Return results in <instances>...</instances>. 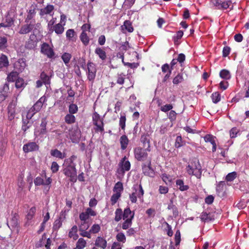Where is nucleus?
Returning a JSON list of instances; mask_svg holds the SVG:
<instances>
[{
    "instance_id": "nucleus-22",
    "label": "nucleus",
    "mask_w": 249,
    "mask_h": 249,
    "mask_svg": "<svg viewBox=\"0 0 249 249\" xmlns=\"http://www.w3.org/2000/svg\"><path fill=\"white\" fill-rule=\"evenodd\" d=\"M120 141L121 149L122 150L125 149L127 146L129 142L127 137L126 135H124L121 137Z\"/></svg>"
},
{
    "instance_id": "nucleus-46",
    "label": "nucleus",
    "mask_w": 249,
    "mask_h": 249,
    "mask_svg": "<svg viewBox=\"0 0 249 249\" xmlns=\"http://www.w3.org/2000/svg\"><path fill=\"white\" fill-rule=\"evenodd\" d=\"M25 83L22 78H18L16 81L15 86L17 89L24 87Z\"/></svg>"
},
{
    "instance_id": "nucleus-19",
    "label": "nucleus",
    "mask_w": 249,
    "mask_h": 249,
    "mask_svg": "<svg viewBox=\"0 0 249 249\" xmlns=\"http://www.w3.org/2000/svg\"><path fill=\"white\" fill-rule=\"evenodd\" d=\"M78 228L76 225L73 226L71 229L69 233V236L72 238L73 240H76L78 238L77 234Z\"/></svg>"
},
{
    "instance_id": "nucleus-34",
    "label": "nucleus",
    "mask_w": 249,
    "mask_h": 249,
    "mask_svg": "<svg viewBox=\"0 0 249 249\" xmlns=\"http://www.w3.org/2000/svg\"><path fill=\"white\" fill-rule=\"evenodd\" d=\"M65 121L67 124H73L75 121V116L72 114H68L65 117Z\"/></svg>"
},
{
    "instance_id": "nucleus-51",
    "label": "nucleus",
    "mask_w": 249,
    "mask_h": 249,
    "mask_svg": "<svg viewBox=\"0 0 249 249\" xmlns=\"http://www.w3.org/2000/svg\"><path fill=\"white\" fill-rule=\"evenodd\" d=\"M123 190V184L121 182H118L116 183L114 187L113 191L116 193L119 192L121 193V192Z\"/></svg>"
},
{
    "instance_id": "nucleus-49",
    "label": "nucleus",
    "mask_w": 249,
    "mask_h": 249,
    "mask_svg": "<svg viewBox=\"0 0 249 249\" xmlns=\"http://www.w3.org/2000/svg\"><path fill=\"white\" fill-rule=\"evenodd\" d=\"M29 120V119L27 118V120L23 121L22 130L24 132L26 131L31 126V123H30Z\"/></svg>"
},
{
    "instance_id": "nucleus-24",
    "label": "nucleus",
    "mask_w": 249,
    "mask_h": 249,
    "mask_svg": "<svg viewBox=\"0 0 249 249\" xmlns=\"http://www.w3.org/2000/svg\"><path fill=\"white\" fill-rule=\"evenodd\" d=\"M225 186V183L223 181H221L219 183V184L217 185L216 190V193L220 197H222L224 196V187Z\"/></svg>"
},
{
    "instance_id": "nucleus-10",
    "label": "nucleus",
    "mask_w": 249,
    "mask_h": 249,
    "mask_svg": "<svg viewBox=\"0 0 249 249\" xmlns=\"http://www.w3.org/2000/svg\"><path fill=\"white\" fill-rule=\"evenodd\" d=\"M132 193L138 196L140 200H142L144 191L141 184H134L132 188Z\"/></svg>"
},
{
    "instance_id": "nucleus-52",
    "label": "nucleus",
    "mask_w": 249,
    "mask_h": 249,
    "mask_svg": "<svg viewBox=\"0 0 249 249\" xmlns=\"http://www.w3.org/2000/svg\"><path fill=\"white\" fill-rule=\"evenodd\" d=\"M125 75L123 73L118 74L117 75V83L120 85H123L124 83Z\"/></svg>"
},
{
    "instance_id": "nucleus-48",
    "label": "nucleus",
    "mask_w": 249,
    "mask_h": 249,
    "mask_svg": "<svg viewBox=\"0 0 249 249\" xmlns=\"http://www.w3.org/2000/svg\"><path fill=\"white\" fill-rule=\"evenodd\" d=\"M212 99L213 103L216 104L220 100V94L218 92H214L212 94L211 96Z\"/></svg>"
},
{
    "instance_id": "nucleus-39",
    "label": "nucleus",
    "mask_w": 249,
    "mask_h": 249,
    "mask_svg": "<svg viewBox=\"0 0 249 249\" xmlns=\"http://www.w3.org/2000/svg\"><path fill=\"white\" fill-rule=\"evenodd\" d=\"M101 230V227L99 224H93L90 229V232L92 234L98 233Z\"/></svg>"
},
{
    "instance_id": "nucleus-15",
    "label": "nucleus",
    "mask_w": 249,
    "mask_h": 249,
    "mask_svg": "<svg viewBox=\"0 0 249 249\" xmlns=\"http://www.w3.org/2000/svg\"><path fill=\"white\" fill-rule=\"evenodd\" d=\"M123 219H130L132 220L134 216V212L131 211L129 207L125 208L124 213H123Z\"/></svg>"
},
{
    "instance_id": "nucleus-7",
    "label": "nucleus",
    "mask_w": 249,
    "mask_h": 249,
    "mask_svg": "<svg viewBox=\"0 0 249 249\" xmlns=\"http://www.w3.org/2000/svg\"><path fill=\"white\" fill-rule=\"evenodd\" d=\"M93 124L96 126V130L102 132L104 131L103 122L100 115L95 112L92 116Z\"/></svg>"
},
{
    "instance_id": "nucleus-31",
    "label": "nucleus",
    "mask_w": 249,
    "mask_h": 249,
    "mask_svg": "<svg viewBox=\"0 0 249 249\" xmlns=\"http://www.w3.org/2000/svg\"><path fill=\"white\" fill-rule=\"evenodd\" d=\"M122 30L125 29L129 33H131L133 31V28L132 26V24L131 22L128 20H125L124 22V25L122 26Z\"/></svg>"
},
{
    "instance_id": "nucleus-5",
    "label": "nucleus",
    "mask_w": 249,
    "mask_h": 249,
    "mask_svg": "<svg viewBox=\"0 0 249 249\" xmlns=\"http://www.w3.org/2000/svg\"><path fill=\"white\" fill-rule=\"evenodd\" d=\"M146 149H143L140 147H137L134 148L135 158L139 161H143L147 157L148 154L146 153Z\"/></svg>"
},
{
    "instance_id": "nucleus-1",
    "label": "nucleus",
    "mask_w": 249,
    "mask_h": 249,
    "mask_svg": "<svg viewBox=\"0 0 249 249\" xmlns=\"http://www.w3.org/2000/svg\"><path fill=\"white\" fill-rule=\"evenodd\" d=\"M47 101L45 96L41 97L36 103L28 111L26 117L28 119H31L33 116L41 109L45 102Z\"/></svg>"
},
{
    "instance_id": "nucleus-45",
    "label": "nucleus",
    "mask_w": 249,
    "mask_h": 249,
    "mask_svg": "<svg viewBox=\"0 0 249 249\" xmlns=\"http://www.w3.org/2000/svg\"><path fill=\"white\" fill-rule=\"evenodd\" d=\"M200 218L203 221H209L212 220L211 218L210 214L207 213L206 212H203L201 214Z\"/></svg>"
},
{
    "instance_id": "nucleus-28",
    "label": "nucleus",
    "mask_w": 249,
    "mask_h": 249,
    "mask_svg": "<svg viewBox=\"0 0 249 249\" xmlns=\"http://www.w3.org/2000/svg\"><path fill=\"white\" fill-rule=\"evenodd\" d=\"M220 76L225 80H229L231 78V74L229 71L223 69L219 73Z\"/></svg>"
},
{
    "instance_id": "nucleus-20",
    "label": "nucleus",
    "mask_w": 249,
    "mask_h": 249,
    "mask_svg": "<svg viewBox=\"0 0 249 249\" xmlns=\"http://www.w3.org/2000/svg\"><path fill=\"white\" fill-rule=\"evenodd\" d=\"M9 65V61L7 57L2 54L0 57V70L4 67H7Z\"/></svg>"
},
{
    "instance_id": "nucleus-47",
    "label": "nucleus",
    "mask_w": 249,
    "mask_h": 249,
    "mask_svg": "<svg viewBox=\"0 0 249 249\" xmlns=\"http://www.w3.org/2000/svg\"><path fill=\"white\" fill-rule=\"evenodd\" d=\"M9 90V87L8 83H5L0 88V93L8 95Z\"/></svg>"
},
{
    "instance_id": "nucleus-26",
    "label": "nucleus",
    "mask_w": 249,
    "mask_h": 249,
    "mask_svg": "<svg viewBox=\"0 0 249 249\" xmlns=\"http://www.w3.org/2000/svg\"><path fill=\"white\" fill-rule=\"evenodd\" d=\"M47 124V121L45 118H42L41 120V123L40 125V131L39 132L40 134H45L47 133L46 125Z\"/></svg>"
},
{
    "instance_id": "nucleus-57",
    "label": "nucleus",
    "mask_w": 249,
    "mask_h": 249,
    "mask_svg": "<svg viewBox=\"0 0 249 249\" xmlns=\"http://www.w3.org/2000/svg\"><path fill=\"white\" fill-rule=\"evenodd\" d=\"M239 133V130L236 127H233L230 131V135L231 138H235Z\"/></svg>"
},
{
    "instance_id": "nucleus-59",
    "label": "nucleus",
    "mask_w": 249,
    "mask_h": 249,
    "mask_svg": "<svg viewBox=\"0 0 249 249\" xmlns=\"http://www.w3.org/2000/svg\"><path fill=\"white\" fill-rule=\"evenodd\" d=\"M16 104L15 103H11L8 107V112L11 115L14 114L15 113V107H16Z\"/></svg>"
},
{
    "instance_id": "nucleus-11",
    "label": "nucleus",
    "mask_w": 249,
    "mask_h": 249,
    "mask_svg": "<svg viewBox=\"0 0 249 249\" xmlns=\"http://www.w3.org/2000/svg\"><path fill=\"white\" fill-rule=\"evenodd\" d=\"M39 146L35 142H30L25 144L23 146V150L25 153L37 151Z\"/></svg>"
},
{
    "instance_id": "nucleus-16",
    "label": "nucleus",
    "mask_w": 249,
    "mask_h": 249,
    "mask_svg": "<svg viewBox=\"0 0 249 249\" xmlns=\"http://www.w3.org/2000/svg\"><path fill=\"white\" fill-rule=\"evenodd\" d=\"M36 212V208L35 207H32L28 212L26 215V219L27 221L25 223L26 226H28L30 224L31 222L30 221L33 218Z\"/></svg>"
},
{
    "instance_id": "nucleus-53",
    "label": "nucleus",
    "mask_w": 249,
    "mask_h": 249,
    "mask_svg": "<svg viewBox=\"0 0 249 249\" xmlns=\"http://www.w3.org/2000/svg\"><path fill=\"white\" fill-rule=\"evenodd\" d=\"M62 224V223L60 218L55 220L53 223V230H54V231L58 230L61 227Z\"/></svg>"
},
{
    "instance_id": "nucleus-63",
    "label": "nucleus",
    "mask_w": 249,
    "mask_h": 249,
    "mask_svg": "<svg viewBox=\"0 0 249 249\" xmlns=\"http://www.w3.org/2000/svg\"><path fill=\"white\" fill-rule=\"evenodd\" d=\"M74 34L73 29H69L66 32V36L69 40H71L74 36Z\"/></svg>"
},
{
    "instance_id": "nucleus-30",
    "label": "nucleus",
    "mask_w": 249,
    "mask_h": 249,
    "mask_svg": "<svg viewBox=\"0 0 249 249\" xmlns=\"http://www.w3.org/2000/svg\"><path fill=\"white\" fill-rule=\"evenodd\" d=\"M176 184L181 191H186L189 189V186L184 185L183 181L181 179H177L176 180Z\"/></svg>"
},
{
    "instance_id": "nucleus-29",
    "label": "nucleus",
    "mask_w": 249,
    "mask_h": 249,
    "mask_svg": "<svg viewBox=\"0 0 249 249\" xmlns=\"http://www.w3.org/2000/svg\"><path fill=\"white\" fill-rule=\"evenodd\" d=\"M40 78L45 85L50 84V78L44 71H42L40 73Z\"/></svg>"
},
{
    "instance_id": "nucleus-44",
    "label": "nucleus",
    "mask_w": 249,
    "mask_h": 249,
    "mask_svg": "<svg viewBox=\"0 0 249 249\" xmlns=\"http://www.w3.org/2000/svg\"><path fill=\"white\" fill-rule=\"evenodd\" d=\"M7 39L5 37H0V49H4L7 47Z\"/></svg>"
},
{
    "instance_id": "nucleus-32",
    "label": "nucleus",
    "mask_w": 249,
    "mask_h": 249,
    "mask_svg": "<svg viewBox=\"0 0 249 249\" xmlns=\"http://www.w3.org/2000/svg\"><path fill=\"white\" fill-rule=\"evenodd\" d=\"M80 38L84 45L87 46L89 43V38L85 32H82L80 35Z\"/></svg>"
},
{
    "instance_id": "nucleus-60",
    "label": "nucleus",
    "mask_w": 249,
    "mask_h": 249,
    "mask_svg": "<svg viewBox=\"0 0 249 249\" xmlns=\"http://www.w3.org/2000/svg\"><path fill=\"white\" fill-rule=\"evenodd\" d=\"M236 176V173L235 172H233L230 173H229L226 177V179L227 181H232L235 178Z\"/></svg>"
},
{
    "instance_id": "nucleus-6",
    "label": "nucleus",
    "mask_w": 249,
    "mask_h": 249,
    "mask_svg": "<svg viewBox=\"0 0 249 249\" xmlns=\"http://www.w3.org/2000/svg\"><path fill=\"white\" fill-rule=\"evenodd\" d=\"M126 157H124L119 164V168L117 170L119 174H124L125 171L130 170V163L128 160H126Z\"/></svg>"
},
{
    "instance_id": "nucleus-40",
    "label": "nucleus",
    "mask_w": 249,
    "mask_h": 249,
    "mask_svg": "<svg viewBox=\"0 0 249 249\" xmlns=\"http://www.w3.org/2000/svg\"><path fill=\"white\" fill-rule=\"evenodd\" d=\"M71 57V54L67 53H65L61 56L62 59L66 65H67L69 63Z\"/></svg>"
},
{
    "instance_id": "nucleus-56",
    "label": "nucleus",
    "mask_w": 249,
    "mask_h": 249,
    "mask_svg": "<svg viewBox=\"0 0 249 249\" xmlns=\"http://www.w3.org/2000/svg\"><path fill=\"white\" fill-rule=\"evenodd\" d=\"M231 0H227L222 1L221 2V6L220 9H226L228 8H229L230 5H231Z\"/></svg>"
},
{
    "instance_id": "nucleus-9",
    "label": "nucleus",
    "mask_w": 249,
    "mask_h": 249,
    "mask_svg": "<svg viewBox=\"0 0 249 249\" xmlns=\"http://www.w3.org/2000/svg\"><path fill=\"white\" fill-rule=\"evenodd\" d=\"M35 27V24L31 22L30 23H27L21 26L19 28L18 33L20 35L27 34L31 32Z\"/></svg>"
},
{
    "instance_id": "nucleus-13",
    "label": "nucleus",
    "mask_w": 249,
    "mask_h": 249,
    "mask_svg": "<svg viewBox=\"0 0 249 249\" xmlns=\"http://www.w3.org/2000/svg\"><path fill=\"white\" fill-rule=\"evenodd\" d=\"M95 245L102 249H105L107 247V242L103 237L98 236L95 240Z\"/></svg>"
},
{
    "instance_id": "nucleus-54",
    "label": "nucleus",
    "mask_w": 249,
    "mask_h": 249,
    "mask_svg": "<svg viewBox=\"0 0 249 249\" xmlns=\"http://www.w3.org/2000/svg\"><path fill=\"white\" fill-rule=\"evenodd\" d=\"M78 111V107L76 105L71 104L69 106V111L71 114L76 113Z\"/></svg>"
},
{
    "instance_id": "nucleus-50",
    "label": "nucleus",
    "mask_w": 249,
    "mask_h": 249,
    "mask_svg": "<svg viewBox=\"0 0 249 249\" xmlns=\"http://www.w3.org/2000/svg\"><path fill=\"white\" fill-rule=\"evenodd\" d=\"M116 239L118 241L122 243H124L126 241L125 236L122 232H120L117 234Z\"/></svg>"
},
{
    "instance_id": "nucleus-18",
    "label": "nucleus",
    "mask_w": 249,
    "mask_h": 249,
    "mask_svg": "<svg viewBox=\"0 0 249 249\" xmlns=\"http://www.w3.org/2000/svg\"><path fill=\"white\" fill-rule=\"evenodd\" d=\"M50 153L51 156L60 159H63L66 157L65 153H62L57 149L51 150Z\"/></svg>"
},
{
    "instance_id": "nucleus-27",
    "label": "nucleus",
    "mask_w": 249,
    "mask_h": 249,
    "mask_svg": "<svg viewBox=\"0 0 249 249\" xmlns=\"http://www.w3.org/2000/svg\"><path fill=\"white\" fill-rule=\"evenodd\" d=\"M36 12L35 7H31V8L30 9V10L28 12L27 18L25 19V22H26V23L29 22V21L31 19H32L33 18V17L35 16V15H36Z\"/></svg>"
},
{
    "instance_id": "nucleus-41",
    "label": "nucleus",
    "mask_w": 249,
    "mask_h": 249,
    "mask_svg": "<svg viewBox=\"0 0 249 249\" xmlns=\"http://www.w3.org/2000/svg\"><path fill=\"white\" fill-rule=\"evenodd\" d=\"M132 220L130 219H125L123 223L122 228L124 230L128 229L132 225Z\"/></svg>"
},
{
    "instance_id": "nucleus-43",
    "label": "nucleus",
    "mask_w": 249,
    "mask_h": 249,
    "mask_svg": "<svg viewBox=\"0 0 249 249\" xmlns=\"http://www.w3.org/2000/svg\"><path fill=\"white\" fill-rule=\"evenodd\" d=\"M183 80V75L182 73L178 74L173 80L174 84H178L181 83Z\"/></svg>"
},
{
    "instance_id": "nucleus-21",
    "label": "nucleus",
    "mask_w": 249,
    "mask_h": 249,
    "mask_svg": "<svg viewBox=\"0 0 249 249\" xmlns=\"http://www.w3.org/2000/svg\"><path fill=\"white\" fill-rule=\"evenodd\" d=\"M95 53L98 55L100 59L105 60L107 58L106 52L102 48L97 47L95 50Z\"/></svg>"
},
{
    "instance_id": "nucleus-64",
    "label": "nucleus",
    "mask_w": 249,
    "mask_h": 249,
    "mask_svg": "<svg viewBox=\"0 0 249 249\" xmlns=\"http://www.w3.org/2000/svg\"><path fill=\"white\" fill-rule=\"evenodd\" d=\"M173 108V106L171 104H166L163 106L161 107L160 110L164 112L170 110Z\"/></svg>"
},
{
    "instance_id": "nucleus-33",
    "label": "nucleus",
    "mask_w": 249,
    "mask_h": 249,
    "mask_svg": "<svg viewBox=\"0 0 249 249\" xmlns=\"http://www.w3.org/2000/svg\"><path fill=\"white\" fill-rule=\"evenodd\" d=\"M122 218H123L122 210L120 208L117 209L115 212V221L116 222H119Z\"/></svg>"
},
{
    "instance_id": "nucleus-2",
    "label": "nucleus",
    "mask_w": 249,
    "mask_h": 249,
    "mask_svg": "<svg viewBox=\"0 0 249 249\" xmlns=\"http://www.w3.org/2000/svg\"><path fill=\"white\" fill-rule=\"evenodd\" d=\"M187 173L190 176H195L200 178L201 175V166L198 160H195L186 168Z\"/></svg>"
},
{
    "instance_id": "nucleus-37",
    "label": "nucleus",
    "mask_w": 249,
    "mask_h": 249,
    "mask_svg": "<svg viewBox=\"0 0 249 249\" xmlns=\"http://www.w3.org/2000/svg\"><path fill=\"white\" fill-rule=\"evenodd\" d=\"M121 193L119 192H117L112 195L110 199L112 205H114L117 202L119 198L121 197Z\"/></svg>"
},
{
    "instance_id": "nucleus-23",
    "label": "nucleus",
    "mask_w": 249,
    "mask_h": 249,
    "mask_svg": "<svg viewBox=\"0 0 249 249\" xmlns=\"http://www.w3.org/2000/svg\"><path fill=\"white\" fill-rule=\"evenodd\" d=\"M18 224V215L14 214L11 219L8 222L7 225L10 227L9 225L12 228L16 227Z\"/></svg>"
},
{
    "instance_id": "nucleus-3",
    "label": "nucleus",
    "mask_w": 249,
    "mask_h": 249,
    "mask_svg": "<svg viewBox=\"0 0 249 249\" xmlns=\"http://www.w3.org/2000/svg\"><path fill=\"white\" fill-rule=\"evenodd\" d=\"M64 174L71 178V181H73L76 180L77 172L75 164H70L66 166L63 169Z\"/></svg>"
},
{
    "instance_id": "nucleus-61",
    "label": "nucleus",
    "mask_w": 249,
    "mask_h": 249,
    "mask_svg": "<svg viewBox=\"0 0 249 249\" xmlns=\"http://www.w3.org/2000/svg\"><path fill=\"white\" fill-rule=\"evenodd\" d=\"M214 137L211 135H206L204 137V140L206 142H210L212 144L215 143Z\"/></svg>"
},
{
    "instance_id": "nucleus-35",
    "label": "nucleus",
    "mask_w": 249,
    "mask_h": 249,
    "mask_svg": "<svg viewBox=\"0 0 249 249\" xmlns=\"http://www.w3.org/2000/svg\"><path fill=\"white\" fill-rule=\"evenodd\" d=\"M18 73L16 71L10 72L7 76V80L8 82H13L17 79Z\"/></svg>"
},
{
    "instance_id": "nucleus-58",
    "label": "nucleus",
    "mask_w": 249,
    "mask_h": 249,
    "mask_svg": "<svg viewBox=\"0 0 249 249\" xmlns=\"http://www.w3.org/2000/svg\"><path fill=\"white\" fill-rule=\"evenodd\" d=\"M59 166L55 161H53L52 163V165L51 166V169L53 173H56L59 170Z\"/></svg>"
},
{
    "instance_id": "nucleus-38",
    "label": "nucleus",
    "mask_w": 249,
    "mask_h": 249,
    "mask_svg": "<svg viewBox=\"0 0 249 249\" xmlns=\"http://www.w3.org/2000/svg\"><path fill=\"white\" fill-rule=\"evenodd\" d=\"M55 18H53L51 20H50L47 25V29L48 30V33L50 34L53 33V30L54 28V24L55 22Z\"/></svg>"
},
{
    "instance_id": "nucleus-4",
    "label": "nucleus",
    "mask_w": 249,
    "mask_h": 249,
    "mask_svg": "<svg viewBox=\"0 0 249 249\" xmlns=\"http://www.w3.org/2000/svg\"><path fill=\"white\" fill-rule=\"evenodd\" d=\"M86 73L88 79L89 81L93 82L95 78L97 69L95 64L92 62H89L87 64Z\"/></svg>"
},
{
    "instance_id": "nucleus-12",
    "label": "nucleus",
    "mask_w": 249,
    "mask_h": 249,
    "mask_svg": "<svg viewBox=\"0 0 249 249\" xmlns=\"http://www.w3.org/2000/svg\"><path fill=\"white\" fill-rule=\"evenodd\" d=\"M53 9L54 6L53 5L49 4L46 7L40 10V15L43 16L45 15H50L52 16L53 14Z\"/></svg>"
},
{
    "instance_id": "nucleus-55",
    "label": "nucleus",
    "mask_w": 249,
    "mask_h": 249,
    "mask_svg": "<svg viewBox=\"0 0 249 249\" xmlns=\"http://www.w3.org/2000/svg\"><path fill=\"white\" fill-rule=\"evenodd\" d=\"M14 19L10 17L9 14L6 16L5 18V23L7 24V26L8 27H11L14 24Z\"/></svg>"
},
{
    "instance_id": "nucleus-14",
    "label": "nucleus",
    "mask_w": 249,
    "mask_h": 249,
    "mask_svg": "<svg viewBox=\"0 0 249 249\" xmlns=\"http://www.w3.org/2000/svg\"><path fill=\"white\" fill-rule=\"evenodd\" d=\"M147 134H143L141 137V142L143 143V147H145L147 151H150V141L148 138Z\"/></svg>"
},
{
    "instance_id": "nucleus-17",
    "label": "nucleus",
    "mask_w": 249,
    "mask_h": 249,
    "mask_svg": "<svg viewBox=\"0 0 249 249\" xmlns=\"http://www.w3.org/2000/svg\"><path fill=\"white\" fill-rule=\"evenodd\" d=\"M65 25V22L63 24L59 23L54 25V28L53 30V32H54L58 35L62 34L64 31V25Z\"/></svg>"
},
{
    "instance_id": "nucleus-36",
    "label": "nucleus",
    "mask_w": 249,
    "mask_h": 249,
    "mask_svg": "<svg viewBox=\"0 0 249 249\" xmlns=\"http://www.w3.org/2000/svg\"><path fill=\"white\" fill-rule=\"evenodd\" d=\"M86 240L82 238H80L76 243V248L78 249H83L86 247Z\"/></svg>"
},
{
    "instance_id": "nucleus-62",
    "label": "nucleus",
    "mask_w": 249,
    "mask_h": 249,
    "mask_svg": "<svg viewBox=\"0 0 249 249\" xmlns=\"http://www.w3.org/2000/svg\"><path fill=\"white\" fill-rule=\"evenodd\" d=\"M89 227V226L86 221H82L81 224L79 225V231H85L87 230Z\"/></svg>"
},
{
    "instance_id": "nucleus-42",
    "label": "nucleus",
    "mask_w": 249,
    "mask_h": 249,
    "mask_svg": "<svg viewBox=\"0 0 249 249\" xmlns=\"http://www.w3.org/2000/svg\"><path fill=\"white\" fill-rule=\"evenodd\" d=\"M126 117L124 115H121L119 120V125L123 130L125 129Z\"/></svg>"
},
{
    "instance_id": "nucleus-25",
    "label": "nucleus",
    "mask_w": 249,
    "mask_h": 249,
    "mask_svg": "<svg viewBox=\"0 0 249 249\" xmlns=\"http://www.w3.org/2000/svg\"><path fill=\"white\" fill-rule=\"evenodd\" d=\"M142 171L143 173L146 176L153 177L154 175V171L151 168L150 165H144L142 167Z\"/></svg>"
},
{
    "instance_id": "nucleus-8",
    "label": "nucleus",
    "mask_w": 249,
    "mask_h": 249,
    "mask_svg": "<svg viewBox=\"0 0 249 249\" xmlns=\"http://www.w3.org/2000/svg\"><path fill=\"white\" fill-rule=\"evenodd\" d=\"M41 52L47 56L49 58H52L54 56V53L51 46L46 43H43L41 47Z\"/></svg>"
}]
</instances>
